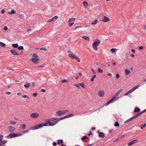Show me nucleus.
Returning <instances> with one entry per match:
<instances>
[{
  "label": "nucleus",
  "instance_id": "nucleus-1",
  "mask_svg": "<svg viewBox=\"0 0 146 146\" xmlns=\"http://www.w3.org/2000/svg\"><path fill=\"white\" fill-rule=\"evenodd\" d=\"M60 118L56 119L54 118H51L49 120V121L47 123H41L38 124L34 127H32L31 129L34 130L36 129H38L41 128L44 126H46L48 124L50 126H53L57 123L58 122L61 120L59 119Z\"/></svg>",
  "mask_w": 146,
  "mask_h": 146
},
{
  "label": "nucleus",
  "instance_id": "nucleus-2",
  "mask_svg": "<svg viewBox=\"0 0 146 146\" xmlns=\"http://www.w3.org/2000/svg\"><path fill=\"white\" fill-rule=\"evenodd\" d=\"M122 89H120L116 93V95L117 96H114L113 98H112L110 100L108 101L107 103H106L105 104L106 106H107L111 103L112 102H113L115 101H116L118 98V97L117 96L120 93L122 92Z\"/></svg>",
  "mask_w": 146,
  "mask_h": 146
},
{
  "label": "nucleus",
  "instance_id": "nucleus-3",
  "mask_svg": "<svg viewBox=\"0 0 146 146\" xmlns=\"http://www.w3.org/2000/svg\"><path fill=\"white\" fill-rule=\"evenodd\" d=\"M30 61H31L34 64H37L38 63L39 59L38 56L36 54H34L32 56V59Z\"/></svg>",
  "mask_w": 146,
  "mask_h": 146
},
{
  "label": "nucleus",
  "instance_id": "nucleus-4",
  "mask_svg": "<svg viewBox=\"0 0 146 146\" xmlns=\"http://www.w3.org/2000/svg\"><path fill=\"white\" fill-rule=\"evenodd\" d=\"M100 43V41L99 39H96L95 40L92 46L93 49L95 50H98L97 46Z\"/></svg>",
  "mask_w": 146,
  "mask_h": 146
},
{
  "label": "nucleus",
  "instance_id": "nucleus-5",
  "mask_svg": "<svg viewBox=\"0 0 146 146\" xmlns=\"http://www.w3.org/2000/svg\"><path fill=\"white\" fill-rule=\"evenodd\" d=\"M23 134H15L14 133H11L8 136L6 137V138L8 139H11L14 137L20 136L22 135Z\"/></svg>",
  "mask_w": 146,
  "mask_h": 146
},
{
  "label": "nucleus",
  "instance_id": "nucleus-6",
  "mask_svg": "<svg viewBox=\"0 0 146 146\" xmlns=\"http://www.w3.org/2000/svg\"><path fill=\"white\" fill-rule=\"evenodd\" d=\"M68 112V110H59L55 113V115L57 116H60L64 115Z\"/></svg>",
  "mask_w": 146,
  "mask_h": 146
},
{
  "label": "nucleus",
  "instance_id": "nucleus-7",
  "mask_svg": "<svg viewBox=\"0 0 146 146\" xmlns=\"http://www.w3.org/2000/svg\"><path fill=\"white\" fill-rule=\"evenodd\" d=\"M68 56L69 57L71 58L76 60L78 62H80V60L79 57L74 54H68Z\"/></svg>",
  "mask_w": 146,
  "mask_h": 146
},
{
  "label": "nucleus",
  "instance_id": "nucleus-8",
  "mask_svg": "<svg viewBox=\"0 0 146 146\" xmlns=\"http://www.w3.org/2000/svg\"><path fill=\"white\" fill-rule=\"evenodd\" d=\"M39 114L37 112L32 113L30 115V117L33 119H35L38 117Z\"/></svg>",
  "mask_w": 146,
  "mask_h": 146
},
{
  "label": "nucleus",
  "instance_id": "nucleus-9",
  "mask_svg": "<svg viewBox=\"0 0 146 146\" xmlns=\"http://www.w3.org/2000/svg\"><path fill=\"white\" fill-rule=\"evenodd\" d=\"M3 136L2 135H0V145H2L5 143H6L7 142V140H3Z\"/></svg>",
  "mask_w": 146,
  "mask_h": 146
},
{
  "label": "nucleus",
  "instance_id": "nucleus-10",
  "mask_svg": "<svg viewBox=\"0 0 146 146\" xmlns=\"http://www.w3.org/2000/svg\"><path fill=\"white\" fill-rule=\"evenodd\" d=\"M74 86H76L77 88L80 89V86H81L83 88H85V86L82 83H79V84H74Z\"/></svg>",
  "mask_w": 146,
  "mask_h": 146
},
{
  "label": "nucleus",
  "instance_id": "nucleus-11",
  "mask_svg": "<svg viewBox=\"0 0 146 146\" xmlns=\"http://www.w3.org/2000/svg\"><path fill=\"white\" fill-rule=\"evenodd\" d=\"M75 18L70 19L68 20L69 25L70 26H72L74 23V21H75Z\"/></svg>",
  "mask_w": 146,
  "mask_h": 146
},
{
  "label": "nucleus",
  "instance_id": "nucleus-12",
  "mask_svg": "<svg viewBox=\"0 0 146 146\" xmlns=\"http://www.w3.org/2000/svg\"><path fill=\"white\" fill-rule=\"evenodd\" d=\"M8 129L10 132L12 133L15 130L16 128L14 127L9 126L8 127Z\"/></svg>",
  "mask_w": 146,
  "mask_h": 146
},
{
  "label": "nucleus",
  "instance_id": "nucleus-13",
  "mask_svg": "<svg viewBox=\"0 0 146 146\" xmlns=\"http://www.w3.org/2000/svg\"><path fill=\"white\" fill-rule=\"evenodd\" d=\"M58 18L57 16H54L51 19H49L48 21V23H52L55 20H56Z\"/></svg>",
  "mask_w": 146,
  "mask_h": 146
},
{
  "label": "nucleus",
  "instance_id": "nucleus-14",
  "mask_svg": "<svg viewBox=\"0 0 146 146\" xmlns=\"http://www.w3.org/2000/svg\"><path fill=\"white\" fill-rule=\"evenodd\" d=\"M110 19L104 16L102 18V21L103 22H107L110 21Z\"/></svg>",
  "mask_w": 146,
  "mask_h": 146
},
{
  "label": "nucleus",
  "instance_id": "nucleus-15",
  "mask_svg": "<svg viewBox=\"0 0 146 146\" xmlns=\"http://www.w3.org/2000/svg\"><path fill=\"white\" fill-rule=\"evenodd\" d=\"M138 142L137 140L135 139V140H133L131 141L127 145L128 146H130L133 145V144H134L136 143V142Z\"/></svg>",
  "mask_w": 146,
  "mask_h": 146
},
{
  "label": "nucleus",
  "instance_id": "nucleus-16",
  "mask_svg": "<svg viewBox=\"0 0 146 146\" xmlns=\"http://www.w3.org/2000/svg\"><path fill=\"white\" fill-rule=\"evenodd\" d=\"M104 92L103 90H102L98 92V95L99 96L102 97L104 95Z\"/></svg>",
  "mask_w": 146,
  "mask_h": 146
},
{
  "label": "nucleus",
  "instance_id": "nucleus-17",
  "mask_svg": "<svg viewBox=\"0 0 146 146\" xmlns=\"http://www.w3.org/2000/svg\"><path fill=\"white\" fill-rule=\"evenodd\" d=\"M10 52L12 54L14 55H19V54L15 50H10Z\"/></svg>",
  "mask_w": 146,
  "mask_h": 146
},
{
  "label": "nucleus",
  "instance_id": "nucleus-18",
  "mask_svg": "<svg viewBox=\"0 0 146 146\" xmlns=\"http://www.w3.org/2000/svg\"><path fill=\"white\" fill-rule=\"evenodd\" d=\"M105 135L104 133L101 132H99L98 136L99 137L104 138Z\"/></svg>",
  "mask_w": 146,
  "mask_h": 146
},
{
  "label": "nucleus",
  "instance_id": "nucleus-19",
  "mask_svg": "<svg viewBox=\"0 0 146 146\" xmlns=\"http://www.w3.org/2000/svg\"><path fill=\"white\" fill-rule=\"evenodd\" d=\"M8 13L10 15H12L13 14H16V12L15 10L12 9L11 11L8 12Z\"/></svg>",
  "mask_w": 146,
  "mask_h": 146
},
{
  "label": "nucleus",
  "instance_id": "nucleus-20",
  "mask_svg": "<svg viewBox=\"0 0 146 146\" xmlns=\"http://www.w3.org/2000/svg\"><path fill=\"white\" fill-rule=\"evenodd\" d=\"M140 86V85H138L136 86L130 90L132 92L133 91L135 90H136V89L138 88Z\"/></svg>",
  "mask_w": 146,
  "mask_h": 146
},
{
  "label": "nucleus",
  "instance_id": "nucleus-21",
  "mask_svg": "<svg viewBox=\"0 0 146 146\" xmlns=\"http://www.w3.org/2000/svg\"><path fill=\"white\" fill-rule=\"evenodd\" d=\"M125 73L126 75H128V74H130L131 73V71L127 69H126L125 70Z\"/></svg>",
  "mask_w": 146,
  "mask_h": 146
},
{
  "label": "nucleus",
  "instance_id": "nucleus-22",
  "mask_svg": "<svg viewBox=\"0 0 146 146\" xmlns=\"http://www.w3.org/2000/svg\"><path fill=\"white\" fill-rule=\"evenodd\" d=\"M19 17L21 19H23L25 18V16L23 14H20L19 15Z\"/></svg>",
  "mask_w": 146,
  "mask_h": 146
},
{
  "label": "nucleus",
  "instance_id": "nucleus-23",
  "mask_svg": "<svg viewBox=\"0 0 146 146\" xmlns=\"http://www.w3.org/2000/svg\"><path fill=\"white\" fill-rule=\"evenodd\" d=\"M140 110L139 108H135L134 110V111L135 112H138L140 111Z\"/></svg>",
  "mask_w": 146,
  "mask_h": 146
},
{
  "label": "nucleus",
  "instance_id": "nucleus-24",
  "mask_svg": "<svg viewBox=\"0 0 146 146\" xmlns=\"http://www.w3.org/2000/svg\"><path fill=\"white\" fill-rule=\"evenodd\" d=\"M98 22V21L97 20H95L93 21L91 23V24L92 25H95Z\"/></svg>",
  "mask_w": 146,
  "mask_h": 146
},
{
  "label": "nucleus",
  "instance_id": "nucleus-25",
  "mask_svg": "<svg viewBox=\"0 0 146 146\" xmlns=\"http://www.w3.org/2000/svg\"><path fill=\"white\" fill-rule=\"evenodd\" d=\"M83 5L84 6L86 7H87L88 5V3L85 1L83 2Z\"/></svg>",
  "mask_w": 146,
  "mask_h": 146
},
{
  "label": "nucleus",
  "instance_id": "nucleus-26",
  "mask_svg": "<svg viewBox=\"0 0 146 146\" xmlns=\"http://www.w3.org/2000/svg\"><path fill=\"white\" fill-rule=\"evenodd\" d=\"M132 92L131 91V90H130L129 91H128V92H127V93H125L124 94V96H127V95H128L129 94L131 93Z\"/></svg>",
  "mask_w": 146,
  "mask_h": 146
},
{
  "label": "nucleus",
  "instance_id": "nucleus-27",
  "mask_svg": "<svg viewBox=\"0 0 146 146\" xmlns=\"http://www.w3.org/2000/svg\"><path fill=\"white\" fill-rule=\"evenodd\" d=\"M12 46L14 48H18V45L17 44H12Z\"/></svg>",
  "mask_w": 146,
  "mask_h": 146
},
{
  "label": "nucleus",
  "instance_id": "nucleus-28",
  "mask_svg": "<svg viewBox=\"0 0 146 146\" xmlns=\"http://www.w3.org/2000/svg\"><path fill=\"white\" fill-rule=\"evenodd\" d=\"M103 72V70H102L101 68H99L98 69V71H97V73H102Z\"/></svg>",
  "mask_w": 146,
  "mask_h": 146
},
{
  "label": "nucleus",
  "instance_id": "nucleus-29",
  "mask_svg": "<svg viewBox=\"0 0 146 146\" xmlns=\"http://www.w3.org/2000/svg\"><path fill=\"white\" fill-rule=\"evenodd\" d=\"M21 127H22V129H24L26 127V125L25 124H22L21 125Z\"/></svg>",
  "mask_w": 146,
  "mask_h": 146
},
{
  "label": "nucleus",
  "instance_id": "nucleus-30",
  "mask_svg": "<svg viewBox=\"0 0 146 146\" xmlns=\"http://www.w3.org/2000/svg\"><path fill=\"white\" fill-rule=\"evenodd\" d=\"M30 85L29 83H28L27 84H25L24 85V86L25 88H28L30 87Z\"/></svg>",
  "mask_w": 146,
  "mask_h": 146
},
{
  "label": "nucleus",
  "instance_id": "nucleus-31",
  "mask_svg": "<svg viewBox=\"0 0 146 146\" xmlns=\"http://www.w3.org/2000/svg\"><path fill=\"white\" fill-rule=\"evenodd\" d=\"M82 38H83L84 39L86 40H89V38L88 37L86 36H83L82 37Z\"/></svg>",
  "mask_w": 146,
  "mask_h": 146
},
{
  "label": "nucleus",
  "instance_id": "nucleus-32",
  "mask_svg": "<svg viewBox=\"0 0 146 146\" xmlns=\"http://www.w3.org/2000/svg\"><path fill=\"white\" fill-rule=\"evenodd\" d=\"M0 46L1 47H4L6 46V45L4 43L0 42Z\"/></svg>",
  "mask_w": 146,
  "mask_h": 146
},
{
  "label": "nucleus",
  "instance_id": "nucleus-33",
  "mask_svg": "<svg viewBox=\"0 0 146 146\" xmlns=\"http://www.w3.org/2000/svg\"><path fill=\"white\" fill-rule=\"evenodd\" d=\"M133 119V118L132 117H131L129 119H128L127 120L125 121L124 122V123H127L129 121H131V120H132Z\"/></svg>",
  "mask_w": 146,
  "mask_h": 146
},
{
  "label": "nucleus",
  "instance_id": "nucleus-34",
  "mask_svg": "<svg viewBox=\"0 0 146 146\" xmlns=\"http://www.w3.org/2000/svg\"><path fill=\"white\" fill-rule=\"evenodd\" d=\"M116 51V49L115 48H112L111 49V51L112 53L115 52Z\"/></svg>",
  "mask_w": 146,
  "mask_h": 146
},
{
  "label": "nucleus",
  "instance_id": "nucleus-35",
  "mask_svg": "<svg viewBox=\"0 0 146 146\" xmlns=\"http://www.w3.org/2000/svg\"><path fill=\"white\" fill-rule=\"evenodd\" d=\"M10 123L12 125H15L16 123V122L15 121H12L11 120H10Z\"/></svg>",
  "mask_w": 146,
  "mask_h": 146
},
{
  "label": "nucleus",
  "instance_id": "nucleus-36",
  "mask_svg": "<svg viewBox=\"0 0 146 146\" xmlns=\"http://www.w3.org/2000/svg\"><path fill=\"white\" fill-rule=\"evenodd\" d=\"M68 115V117L69 118V117H72L74 116V114L71 113L69 114Z\"/></svg>",
  "mask_w": 146,
  "mask_h": 146
},
{
  "label": "nucleus",
  "instance_id": "nucleus-37",
  "mask_svg": "<svg viewBox=\"0 0 146 146\" xmlns=\"http://www.w3.org/2000/svg\"><path fill=\"white\" fill-rule=\"evenodd\" d=\"M18 49L19 50H22L23 49V46H20L19 47L18 46Z\"/></svg>",
  "mask_w": 146,
  "mask_h": 146
},
{
  "label": "nucleus",
  "instance_id": "nucleus-38",
  "mask_svg": "<svg viewBox=\"0 0 146 146\" xmlns=\"http://www.w3.org/2000/svg\"><path fill=\"white\" fill-rule=\"evenodd\" d=\"M140 115V114L139 113H137L136 115L132 117L133 118V119H134L136 117H137L138 116H139V115Z\"/></svg>",
  "mask_w": 146,
  "mask_h": 146
},
{
  "label": "nucleus",
  "instance_id": "nucleus-39",
  "mask_svg": "<svg viewBox=\"0 0 146 146\" xmlns=\"http://www.w3.org/2000/svg\"><path fill=\"white\" fill-rule=\"evenodd\" d=\"M88 138V137L86 136H84L83 137H82L81 138V139L82 140H84L85 139H87Z\"/></svg>",
  "mask_w": 146,
  "mask_h": 146
},
{
  "label": "nucleus",
  "instance_id": "nucleus-40",
  "mask_svg": "<svg viewBox=\"0 0 146 146\" xmlns=\"http://www.w3.org/2000/svg\"><path fill=\"white\" fill-rule=\"evenodd\" d=\"M115 126L116 127H119V124L117 121H116L115 123Z\"/></svg>",
  "mask_w": 146,
  "mask_h": 146
},
{
  "label": "nucleus",
  "instance_id": "nucleus-41",
  "mask_svg": "<svg viewBox=\"0 0 146 146\" xmlns=\"http://www.w3.org/2000/svg\"><path fill=\"white\" fill-rule=\"evenodd\" d=\"M96 75H94L92 77V79H91V81H94V79L96 77Z\"/></svg>",
  "mask_w": 146,
  "mask_h": 146
},
{
  "label": "nucleus",
  "instance_id": "nucleus-42",
  "mask_svg": "<svg viewBox=\"0 0 146 146\" xmlns=\"http://www.w3.org/2000/svg\"><path fill=\"white\" fill-rule=\"evenodd\" d=\"M61 82H62V83H64L65 82H68V81L66 80H62Z\"/></svg>",
  "mask_w": 146,
  "mask_h": 146
},
{
  "label": "nucleus",
  "instance_id": "nucleus-43",
  "mask_svg": "<svg viewBox=\"0 0 146 146\" xmlns=\"http://www.w3.org/2000/svg\"><path fill=\"white\" fill-rule=\"evenodd\" d=\"M119 75L118 74H116V79H118L119 77Z\"/></svg>",
  "mask_w": 146,
  "mask_h": 146
},
{
  "label": "nucleus",
  "instance_id": "nucleus-44",
  "mask_svg": "<svg viewBox=\"0 0 146 146\" xmlns=\"http://www.w3.org/2000/svg\"><path fill=\"white\" fill-rule=\"evenodd\" d=\"M4 31H6L8 29V28L7 26H5L3 29Z\"/></svg>",
  "mask_w": 146,
  "mask_h": 146
},
{
  "label": "nucleus",
  "instance_id": "nucleus-45",
  "mask_svg": "<svg viewBox=\"0 0 146 146\" xmlns=\"http://www.w3.org/2000/svg\"><path fill=\"white\" fill-rule=\"evenodd\" d=\"M124 136L123 135L117 138V139H118L119 140H120V139H121Z\"/></svg>",
  "mask_w": 146,
  "mask_h": 146
},
{
  "label": "nucleus",
  "instance_id": "nucleus-46",
  "mask_svg": "<svg viewBox=\"0 0 146 146\" xmlns=\"http://www.w3.org/2000/svg\"><path fill=\"white\" fill-rule=\"evenodd\" d=\"M22 97L23 98H28V96L26 95H23L22 96Z\"/></svg>",
  "mask_w": 146,
  "mask_h": 146
},
{
  "label": "nucleus",
  "instance_id": "nucleus-47",
  "mask_svg": "<svg viewBox=\"0 0 146 146\" xmlns=\"http://www.w3.org/2000/svg\"><path fill=\"white\" fill-rule=\"evenodd\" d=\"M146 126V123H145L143 125V126L141 127V129H143V128Z\"/></svg>",
  "mask_w": 146,
  "mask_h": 146
},
{
  "label": "nucleus",
  "instance_id": "nucleus-48",
  "mask_svg": "<svg viewBox=\"0 0 146 146\" xmlns=\"http://www.w3.org/2000/svg\"><path fill=\"white\" fill-rule=\"evenodd\" d=\"M1 13L3 14L5 13V10L4 9H2L1 10Z\"/></svg>",
  "mask_w": 146,
  "mask_h": 146
},
{
  "label": "nucleus",
  "instance_id": "nucleus-49",
  "mask_svg": "<svg viewBox=\"0 0 146 146\" xmlns=\"http://www.w3.org/2000/svg\"><path fill=\"white\" fill-rule=\"evenodd\" d=\"M11 92H6V94L7 95H10L11 94Z\"/></svg>",
  "mask_w": 146,
  "mask_h": 146
},
{
  "label": "nucleus",
  "instance_id": "nucleus-50",
  "mask_svg": "<svg viewBox=\"0 0 146 146\" xmlns=\"http://www.w3.org/2000/svg\"><path fill=\"white\" fill-rule=\"evenodd\" d=\"M52 144L54 146H55L57 145V143L56 142H54Z\"/></svg>",
  "mask_w": 146,
  "mask_h": 146
},
{
  "label": "nucleus",
  "instance_id": "nucleus-51",
  "mask_svg": "<svg viewBox=\"0 0 146 146\" xmlns=\"http://www.w3.org/2000/svg\"><path fill=\"white\" fill-rule=\"evenodd\" d=\"M65 119V117L64 116V117H62L60 118L59 119L60 120H63V119Z\"/></svg>",
  "mask_w": 146,
  "mask_h": 146
},
{
  "label": "nucleus",
  "instance_id": "nucleus-52",
  "mask_svg": "<svg viewBox=\"0 0 146 146\" xmlns=\"http://www.w3.org/2000/svg\"><path fill=\"white\" fill-rule=\"evenodd\" d=\"M65 119V117L64 116V117H62L60 118L59 119L60 120H63V119Z\"/></svg>",
  "mask_w": 146,
  "mask_h": 146
},
{
  "label": "nucleus",
  "instance_id": "nucleus-53",
  "mask_svg": "<svg viewBox=\"0 0 146 146\" xmlns=\"http://www.w3.org/2000/svg\"><path fill=\"white\" fill-rule=\"evenodd\" d=\"M109 76H112V74L110 73H108L107 74Z\"/></svg>",
  "mask_w": 146,
  "mask_h": 146
},
{
  "label": "nucleus",
  "instance_id": "nucleus-54",
  "mask_svg": "<svg viewBox=\"0 0 146 146\" xmlns=\"http://www.w3.org/2000/svg\"><path fill=\"white\" fill-rule=\"evenodd\" d=\"M41 91L42 92H45V90L44 89H42L41 90Z\"/></svg>",
  "mask_w": 146,
  "mask_h": 146
},
{
  "label": "nucleus",
  "instance_id": "nucleus-55",
  "mask_svg": "<svg viewBox=\"0 0 146 146\" xmlns=\"http://www.w3.org/2000/svg\"><path fill=\"white\" fill-rule=\"evenodd\" d=\"M33 95L34 96H37V94L36 93H34L33 94Z\"/></svg>",
  "mask_w": 146,
  "mask_h": 146
},
{
  "label": "nucleus",
  "instance_id": "nucleus-56",
  "mask_svg": "<svg viewBox=\"0 0 146 146\" xmlns=\"http://www.w3.org/2000/svg\"><path fill=\"white\" fill-rule=\"evenodd\" d=\"M145 112V111H144L143 110L142 111H141V112H139V113L140 114H141L142 113H143L144 112Z\"/></svg>",
  "mask_w": 146,
  "mask_h": 146
},
{
  "label": "nucleus",
  "instance_id": "nucleus-57",
  "mask_svg": "<svg viewBox=\"0 0 146 146\" xmlns=\"http://www.w3.org/2000/svg\"><path fill=\"white\" fill-rule=\"evenodd\" d=\"M143 48V47L142 46H141L139 48V49L140 50H142Z\"/></svg>",
  "mask_w": 146,
  "mask_h": 146
},
{
  "label": "nucleus",
  "instance_id": "nucleus-58",
  "mask_svg": "<svg viewBox=\"0 0 146 146\" xmlns=\"http://www.w3.org/2000/svg\"><path fill=\"white\" fill-rule=\"evenodd\" d=\"M131 51L133 53H135V50L134 49H132L131 50Z\"/></svg>",
  "mask_w": 146,
  "mask_h": 146
},
{
  "label": "nucleus",
  "instance_id": "nucleus-59",
  "mask_svg": "<svg viewBox=\"0 0 146 146\" xmlns=\"http://www.w3.org/2000/svg\"><path fill=\"white\" fill-rule=\"evenodd\" d=\"M32 85L33 86V87H35V83L34 82H33L32 83Z\"/></svg>",
  "mask_w": 146,
  "mask_h": 146
},
{
  "label": "nucleus",
  "instance_id": "nucleus-60",
  "mask_svg": "<svg viewBox=\"0 0 146 146\" xmlns=\"http://www.w3.org/2000/svg\"><path fill=\"white\" fill-rule=\"evenodd\" d=\"M41 50H46V49L45 48H42L40 49Z\"/></svg>",
  "mask_w": 146,
  "mask_h": 146
},
{
  "label": "nucleus",
  "instance_id": "nucleus-61",
  "mask_svg": "<svg viewBox=\"0 0 146 146\" xmlns=\"http://www.w3.org/2000/svg\"><path fill=\"white\" fill-rule=\"evenodd\" d=\"M28 131H29V130H27L25 131H24L23 132V133H27L28 132Z\"/></svg>",
  "mask_w": 146,
  "mask_h": 146
},
{
  "label": "nucleus",
  "instance_id": "nucleus-62",
  "mask_svg": "<svg viewBox=\"0 0 146 146\" xmlns=\"http://www.w3.org/2000/svg\"><path fill=\"white\" fill-rule=\"evenodd\" d=\"M60 143H62L63 142L62 140H60Z\"/></svg>",
  "mask_w": 146,
  "mask_h": 146
},
{
  "label": "nucleus",
  "instance_id": "nucleus-63",
  "mask_svg": "<svg viewBox=\"0 0 146 146\" xmlns=\"http://www.w3.org/2000/svg\"><path fill=\"white\" fill-rule=\"evenodd\" d=\"M80 27H80V26H77V27H76L75 28V29H77V28H80Z\"/></svg>",
  "mask_w": 146,
  "mask_h": 146
},
{
  "label": "nucleus",
  "instance_id": "nucleus-64",
  "mask_svg": "<svg viewBox=\"0 0 146 146\" xmlns=\"http://www.w3.org/2000/svg\"><path fill=\"white\" fill-rule=\"evenodd\" d=\"M92 71L94 73H95V72L92 69H91Z\"/></svg>",
  "mask_w": 146,
  "mask_h": 146
}]
</instances>
